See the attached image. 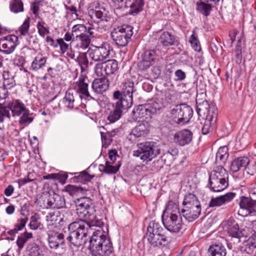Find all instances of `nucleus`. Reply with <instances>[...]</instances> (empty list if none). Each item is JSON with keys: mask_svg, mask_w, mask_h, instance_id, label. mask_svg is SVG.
Masks as SVG:
<instances>
[{"mask_svg": "<svg viewBox=\"0 0 256 256\" xmlns=\"http://www.w3.org/2000/svg\"><path fill=\"white\" fill-rule=\"evenodd\" d=\"M178 204L170 200L166 206L162 215V222L165 228L171 232L177 233L183 228Z\"/></svg>", "mask_w": 256, "mask_h": 256, "instance_id": "obj_1", "label": "nucleus"}, {"mask_svg": "<svg viewBox=\"0 0 256 256\" xmlns=\"http://www.w3.org/2000/svg\"><path fill=\"white\" fill-rule=\"evenodd\" d=\"M90 244L89 248L92 256H109L113 251L108 234L100 229L94 232Z\"/></svg>", "mask_w": 256, "mask_h": 256, "instance_id": "obj_2", "label": "nucleus"}, {"mask_svg": "<svg viewBox=\"0 0 256 256\" xmlns=\"http://www.w3.org/2000/svg\"><path fill=\"white\" fill-rule=\"evenodd\" d=\"M76 213L80 219L87 220L86 224L89 227H100L103 225L102 220L96 218V210L91 200L86 197L81 198L76 202Z\"/></svg>", "mask_w": 256, "mask_h": 256, "instance_id": "obj_3", "label": "nucleus"}, {"mask_svg": "<svg viewBox=\"0 0 256 256\" xmlns=\"http://www.w3.org/2000/svg\"><path fill=\"white\" fill-rule=\"evenodd\" d=\"M196 111L199 116L206 119L202 132L203 134H206L212 130L216 122L217 108L214 105L210 104L206 100L202 102L197 100Z\"/></svg>", "mask_w": 256, "mask_h": 256, "instance_id": "obj_4", "label": "nucleus"}, {"mask_svg": "<svg viewBox=\"0 0 256 256\" xmlns=\"http://www.w3.org/2000/svg\"><path fill=\"white\" fill-rule=\"evenodd\" d=\"M163 228L159 223L154 221L149 223L145 238L150 247L160 248L168 244V240L163 234Z\"/></svg>", "mask_w": 256, "mask_h": 256, "instance_id": "obj_5", "label": "nucleus"}, {"mask_svg": "<svg viewBox=\"0 0 256 256\" xmlns=\"http://www.w3.org/2000/svg\"><path fill=\"white\" fill-rule=\"evenodd\" d=\"M88 227L84 220L72 222L68 226L70 234L66 240L76 247L84 245L87 240Z\"/></svg>", "mask_w": 256, "mask_h": 256, "instance_id": "obj_6", "label": "nucleus"}, {"mask_svg": "<svg viewBox=\"0 0 256 256\" xmlns=\"http://www.w3.org/2000/svg\"><path fill=\"white\" fill-rule=\"evenodd\" d=\"M210 188L214 192H220L228 186V174L222 166H216L209 175Z\"/></svg>", "mask_w": 256, "mask_h": 256, "instance_id": "obj_7", "label": "nucleus"}, {"mask_svg": "<svg viewBox=\"0 0 256 256\" xmlns=\"http://www.w3.org/2000/svg\"><path fill=\"white\" fill-rule=\"evenodd\" d=\"M138 149L132 152V156L139 158L143 162L152 160L160 154V150L153 142H145L138 144Z\"/></svg>", "mask_w": 256, "mask_h": 256, "instance_id": "obj_8", "label": "nucleus"}, {"mask_svg": "<svg viewBox=\"0 0 256 256\" xmlns=\"http://www.w3.org/2000/svg\"><path fill=\"white\" fill-rule=\"evenodd\" d=\"M133 28L129 25H122L114 28L111 32L112 40L119 46H126L132 35Z\"/></svg>", "mask_w": 256, "mask_h": 256, "instance_id": "obj_9", "label": "nucleus"}, {"mask_svg": "<svg viewBox=\"0 0 256 256\" xmlns=\"http://www.w3.org/2000/svg\"><path fill=\"white\" fill-rule=\"evenodd\" d=\"M134 82L127 80L123 83L121 92L119 90L115 91L113 96L114 99L120 100L124 104V106L131 107L133 102V92H134Z\"/></svg>", "mask_w": 256, "mask_h": 256, "instance_id": "obj_10", "label": "nucleus"}, {"mask_svg": "<svg viewBox=\"0 0 256 256\" xmlns=\"http://www.w3.org/2000/svg\"><path fill=\"white\" fill-rule=\"evenodd\" d=\"M172 116L174 121L179 124H184L188 122L193 115L192 108L183 104L176 106L171 112Z\"/></svg>", "mask_w": 256, "mask_h": 256, "instance_id": "obj_11", "label": "nucleus"}, {"mask_svg": "<svg viewBox=\"0 0 256 256\" xmlns=\"http://www.w3.org/2000/svg\"><path fill=\"white\" fill-rule=\"evenodd\" d=\"M110 51L108 44H105L100 46H92L88 48L86 54L94 62H102L109 57Z\"/></svg>", "mask_w": 256, "mask_h": 256, "instance_id": "obj_12", "label": "nucleus"}, {"mask_svg": "<svg viewBox=\"0 0 256 256\" xmlns=\"http://www.w3.org/2000/svg\"><path fill=\"white\" fill-rule=\"evenodd\" d=\"M117 8H126L131 14H138L142 10L144 6L143 0H112Z\"/></svg>", "mask_w": 256, "mask_h": 256, "instance_id": "obj_13", "label": "nucleus"}, {"mask_svg": "<svg viewBox=\"0 0 256 256\" xmlns=\"http://www.w3.org/2000/svg\"><path fill=\"white\" fill-rule=\"evenodd\" d=\"M158 108H152L150 104L138 105L134 108L132 112V118L134 121L145 120L150 117L152 114L156 112Z\"/></svg>", "mask_w": 256, "mask_h": 256, "instance_id": "obj_14", "label": "nucleus"}, {"mask_svg": "<svg viewBox=\"0 0 256 256\" xmlns=\"http://www.w3.org/2000/svg\"><path fill=\"white\" fill-rule=\"evenodd\" d=\"M18 44V37L10 34L0 39V52L5 54L12 53Z\"/></svg>", "mask_w": 256, "mask_h": 256, "instance_id": "obj_15", "label": "nucleus"}, {"mask_svg": "<svg viewBox=\"0 0 256 256\" xmlns=\"http://www.w3.org/2000/svg\"><path fill=\"white\" fill-rule=\"evenodd\" d=\"M150 131L148 124L140 123L136 126L127 136V139L131 142H136L138 138L146 136Z\"/></svg>", "mask_w": 256, "mask_h": 256, "instance_id": "obj_16", "label": "nucleus"}, {"mask_svg": "<svg viewBox=\"0 0 256 256\" xmlns=\"http://www.w3.org/2000/svg\"><path fill=\"white\" fill-rule=\"evenodd\" d=\"M46 220L48 230L56 228L60 222L65 221L63 212L58 210L48 212L46 216Z\"/></svg>", "mask_w": 256, "mask_h": 256, "instance_id": "obj_17", "label": "nucleus"}, {"mask_svg": "<svg viewBox=\"0 0 256 256\" xmlns=\"http://www.w3.org/2000/svg\"><path fill=\"white\" fill-rule=\"evenodd\" d=\"M158 56L157 52L154 50H147L142 56V60L138 63L140 70H145L152 66Z\"/></svg>", "mask_w": 256, "mask_h": 256, "instance_id": "obj_18", "label": "nucleus"}, {"mask_svg": "<svg viewBox=\"0 0 256 256\" xmlns=\"http://www.w3.org/2000/svg\"><path fill=\"white\" fill-rule=\"evenodd\" d=\"M239 206L242 210H246L245 216L256 213V200L244 196L240 197Z\"/></svg>", "mask_w": 256, "mask_h": 256, "instance_id": "obj_19", "label": "nucleus"}, {"mask_svg": "<svg viewBox=\"0 0 256 256\" xmlns=\"http://www.w3.org/2000/svg\"><path fill=\"white\" fill-rule=\"evenodd\" d=\"M88 79L85 75H81L78 78V80L76 82V92L79 94V97L88 98L90 96L88 91Z\"/></svg>", "mask_w": 256, "mask_h": 256, "instance_id": "obj_20", "label": "nucleus"}, {"mask_svg": "<svg viewBox=\"0 0 256 256\" xmlns=\"http://www.w3.org/2000/svg\"><path fill=\"white\" fill-rule=\"evenodd\" d=\"M192 138V132L188 130L184 129L176 132L174 137L175 143L180 146H184L190 144Z\"/></svg>", "mask_w": 256, "mask_h": 256, "instance_id": "obj_21", "label": "nucleus"}, {"mask_svg": "<svg viewBox=\"0 0 256 256\" xmlns=\"http://www.w3.org/2000/svg\"><path fill=\"white\" fill-rule=\"evenodd\" d=\"M112 106L114 110L110 111L107 116L109 123H114L118 120L122 116V111L130 108L124 106V104L118 100Z\"/></svg>", "mask_w": 256, "mask_h": 256, "instance_id": "obj_22", "label": "nucleus"}, {"mask_svg": "<svg viewBox=\"0 0 256 256\" xmlns=\"http://www.w3.org/2000/svg\"><path fill=\"white\" fill-rule=\"evenodd\" d=\"M78 96V94L75 90L72 89L68 90L62 100V104L64 107L68 110L78 108V105L76 104Z\"/></svg>", "mask_w": 256, "mask_h": 256, "instance_id": "obj_23", "label": "nucleus"}, {"mask_svg": "<svg viewBox=\"0 0 256 256\" xmlns=\"http://www.w3.org/2000/svg\"><path fill=\"white\" fill-rule=\"evenodd\" d=\"M48 235V244L52 248H57L60 244L64 242V235L56 230H49Z\"/></svg>", "mask_w": 256, "mask_h": 256, "instance_id": "obj_24", "label": "nucleus"}, {"mask_svg": "<svg viewBox=\"0 0 256 256\" xmlns=\"http://www.w3.org/2000/svg\"><path fill=\"white\" fill-rule=\"evenodd\" d=\"M180 212L186 220L191 222L200 216L201 212V205L190 206V208H182Z\"/></svg>", "mask_w": 256, "mask_h": 256, "instance_id": "obj_25", "label": "nucleus"}, {"mask_svg": "<svg viewBox=\"0 0 256 256\" xmlns=\"http://www.w3.org/2000/svg\"><path fill=\"white\" fill-rule=\"evenodd\" d=\"M91 16L92 18H96V22L102 26H106L110 20V18L108 16L106 12L104 10H92L91 12Z\"/></svg>", "mask_w": 256, "mask_h": 256, "instance_id": "obj_26", "label": "nucleus"}, {"mask_svg": "<svg viewBox=\"0 0 256 256\" xmlns=\"http://www.w3.org/2000/svg\"><path fill=\"white\" fill-rule=\"evenodd\" d=\"M235 193L228 192L220 196L212 198L209 206L210 207L220 206L230 202L235 196Z\"/></svg>", "mask_w": 256, "mask_h": 256, "instance_id": "obj_27", "label": "nucleus"}, {"mask_svg": "<svg viewBox=\"0 0 256 256\" xmlns=\"http://www.w3.org/2000/svg\"><path fill=\"white\" fill-rule=\"evenodd\" d=\"M230 38V44L232 45L234 40L238 41V44L236 50V56L239 60H240L242 58V48L240 46L241 43V38L242 37V33L237 31L236 30H232L229 34Z\"/></svg>", "mask_w": 256, "mask_h": 256, "instance_id": "obj_28", "label": "nucleus"}, {"mask_svg": "<svg viewBox=\"0 0 256 256\" xmlns=\"http://www.w3.org/2000/svg\"><path fill=\"white\" fill-rule=\"evenodd\" d=\"M108 80L104 78L95 79L92 83V88L97 94L106 90L108 88Z\"/></svg>", "mask_w": 256, "mask_h": 256, "instance_id": "obj_29", "label": "nucleus"}, {"mask_svg": "<svg viewBox=\"0 0 256 256\" xmlns=\"http://www.w3.org/2000/svg\"><path fill=\"white\" fill-rule=\"evenodd\" d=\"M226 230L228 233L232 238H240L242 236V233L239 228L238 224L234 221H229L226 226Z\"/></svg>", "mask_w": 256, "mask_h": 256, "instance_id": "obj_30", "label": "nucleus"}, {"mask_svg": "<svg viewBox=\"0 0 256 256\" xmlns=\"http://www.w3.org/2000/svg\"><path fill=\"white\" fill-rule=\"evenodd\" d=\"M7 108L12 111L14 116L18 117L27 109L24 104L18 100L14 101Z\"/></svg>", "mask_w": 256, "mask_h": 256, "instance_id": "obj_31", "label": "nucleus"}, {"mask_svg": "<svg viewBox=\"0 0 256 256\" xmlns=\"http://www.w3.org/2000/svg\"><path fill=\"white\" fill-rule=\"evenodd\" d=\"M248 161V157L240 156L231 162L230 169L234 172H238L241 168H244Z\"/></svg>", "mask_w": 256, "mask_h": 256, "instance_id": "obj_32", "label": "nucleus"}, {"mask_svg": "<svg viewBox=\"0 0 256 256\" xmlns=\"http://www.w3.org/2000/svg\"><path fill=\"white\" fill-rule=\"evenodd\" d=\"M158 41L162 46H165L174 45L176 42L175 36L168 32H164L161 34Z\"/></svg>", "mask_w": 256, "mask_h": 256, "instance_id": "obj_33", "label": "nucleus"}, {"mask_svg": "<svg viewBox=\"0 0 256 256\" xmlns=\"http://www.w3.org/2000/svg\"><path fill=\"white\" fill-rule=\"evenodd\" d=\"M46 60V57L42 54H38L32 62L30 70L33 71L38 70L45 66Z\"/></svg>", "mask_w": 256, "mask_h": 256, "instance_id": "obj_34", "label": "nucleus"}, {"mask_svg": "<svg viewBox=\"0 0 256 256\" xmlns=\"http://www.w3.org/2000/svg\"><path fill=\"white\" fill-rule=\"evenodd\" d=\"M209 256H226V249L221 244H214L208 248Z\"/></svg>", "mask_w": 256, "mask_h": 256, "instance_id": "obj_35", "label": "nucleus"}, {"mask_svg": "<svg viewBox=\"0 0 256 256\" xmlns=\"http://www.w3.org/2000/svg\"><path fill=\"white\" fill-rule=\"evenodd\" d=\"M200 205L196 196L191 193L186 194L182 202V208H190V206Z\"/></svg>", "mask_w": 256, "mask_h": 256, "instance_id": "obj_36", "label": "nucleus"}, {"mask_svg": "<svg viewBox=\"0 0 256 256\" xmlns=\"http://www.w3.org/2000/svg\"><path fill=\"white\" fill-rule=\"evenodd\" d=\"M118 132V129H114L110 132H101L102 141V146L105 148H107L112 141V138Z\"/></svg>", "mask_w": 256, "mask_h": 256, "instance_id": "obj_37", "label": "nucleus"}, {"mask_svg": "<svg viewBox=\"0 0 256 256\" xmlns=\"http://www.w3.org/2000/svg\"><path fill=\"white\" fill-rule=\"evenodd\" d=\"M90 38L88 34L82 35L76 38L74 42H76L75 47L78 49L84 50L88 48L90 43Z\"/></svg>", "mask_w": 256, "mask_h": 256, "instance_id": "obj_38", "label": "nucleus"}, {"mask_svg": "<svg viewBox=\"0 0 256 256\" xmlns=\"http://www.w3.org/2000/svg\"><path fill=\"white\" fill-rule=\"evenodd\" d=\"M32 238V234L31 232H26L18 236L16 241V245L18 247V250L20 252L27 241Z\"/></svg>", "mask_w": 256, "mask_h": 256, "instance_id": "obj_39", "label": "nucleus"}, {"mask_svg": "<svg viewBox=\"0 0 256 256\" xmlns=\"http://www.w3.org/2000/svg\"><path fill=\"white\" fill-rule=\"evenodd\" d=\"M244 248L246 253L248 254L252 253L254 250L256 248V232L244 242Z\"/></svg>", "mask_w": 256, "mask_h": 256, "instance_id": "obj_40", "label": "nucleus"}, {"mask_svg": "<svg viewBox=\"0 0 256 256\" xmlns=\"http://www.w3.org/2000/svg\"><path fill=\"white\" fill-rule=\"evenodd\" d=\"M57 44L60 46L61 52L62 54H66L70 58H74V53L69 48V45L66 43L63 38H58L56 40Z\"/></svg>", "mask_w": 256, "mask_h": 256, "instance_id": "obj_41", "label": "nucleus"}, {"mask_svg": "<svg viewBox=\"0 0 256 256\" xmlns=\"http://www.w3.org/2000/svg\"><path fill=\"white\" fill-rule=\"evenodd\" d=\"M106 75H110L114 74L118 70V62L115 60H110L104 62Z\"/></svg>", "mask_w": 256, "mask_h": 256, "instance_id": "obj_42", "label": "nucleus"}, {"mask_svg": "<svg viewBox=\"0 0 256 256\" xmlns=\"http://www.w3.org/2000/svg\"><path fill=\"white\" fill-rule=\"evenodd\" d=\"M196 10L204 16H208L212 10L210 4L202 2H198L196 3Z\"/></svg>", "mask_w": 256, "mask_h": 256, "instance_id": "obj_43", "label": "nucleus"}, {"mask_svg": "<svg viewBox=\"0 0 256 256\" xmlns=\"http://www.w3.org/2000/svg\"><path fill=\"white\" fill-rule=\"evenodd\" d=\"M19 122L20 124L27 125L32 122L34 120L33 114L30 113L27 108L21 116H19Z\"/></svg>", "mask_w": 256, "mask_h": 256, "instance_id": "obj_44", "label": "nucleus"}, {"mask_svg": "<svg viewBox=\"0 0 256 256\" xmlns=\"http://www.w3.org/2000/svg\"><path fill=\"white\" fill-rule=\"evenodd\" d=\"M228 148L227 146H222L219 148L216 154V160H220L224 163L228 157Z\"/></svg>", "mask_w": 256, "mask_h": 256, "instance_id": "obj_45", "label": "nucleus"}, {"mask_svg": "<svg viewBox=\"0 0 256 256\" xmlns=\"http://www.w3.org/2000/svg\"><path fill=\"white\" fill-rule=\"evenodd\" d=\"M28 256H41L42 251L40 246L35 243H30L26 247Z\"/></svg>", "mask_w": 256, "mask_h": 256, "instance_id": "obj_46", "label": "nucleus"}, {"mask_svg": "<svg viewBox=\"0 0 256 256\" xmlns=\"http://www.w3.org/2000/svg\"><path fill=\"white\" fill-rule=\"evenodd\" d=\"M86 28L84 24H76L72 28V34L74 37L78 38L86 34Z\"/></svg>", "mask_w": 256, "mask_h": 256, "instance_id": "obj_47", "label": "nucleus"}, {"mask_svg": "<svg viewBox=\"0 0 256 256\" xmlns=\"http://www.w3.org/2000/svg\"><path fill=\"white\" fill-rule=\"evenodd\" d=\"M196 28H195L192 31L190 39L189 42L191 46L196 52H200L201 50L200 44L198 40V36L195 32V30Z\"/></svg>", "mask_w": 256, "mask_h": 256, "instance_id": "obj_48", "label": "nucleus"}, {"mask_svg": "<svg viewBox=\"0 0 256 256\" xmlns=\"http://www.w3.org/2000/svg\"><path fill=\"white\" fill-rule=\"evenodd\" d=\"M28 220V218L24 217L20 218H19L17 220V222L16 223L14 228L9 232V234H14L17 233L18 231H20L22 230V228L25 226Z\"/></svg>", "mask_w": 256, "mask_h": 256, "instance_id": "obj_49", "label": "nucleus"}, {"mask_svg": "<svg viewBox=\"0 0 256 256\" xmlns=\"http://www.w3.org/2000/svg\"><path fill=\"white\" fill-rule=\"evenodd\" d=\"M10 8L12 12H22L24 10L23 4L20 0H12L10 2Z\"/></svg>", "mask_w": 256, "mask_h": 256, "instance_id": "obj_50", "label": "nucleus"}, {"mask_svg": "<svg viewBox=\"0 0 256 256\" xmlns=\"http://www.w3.org/2000/svg\"><path fill=\"white\" fill-rule=\"evenodd\" d=\"M40 216L37 214H34L30 218V222L29 224V226L32 230H36L38 228H40L42 226L41 222L40 221Z\"/></svg>", "mask_w": 256, "mask_h": 256, "instance_id": "obj_51", "label": "nucleus"}, {"mask_svg": "<svg viewBox=\"0 0 256 256\" xmlns=\"http://www.w3.org/2000/svg\"><path fill=\"white\" fill-rule=\"evenodd\" d=\"M248 161L244 169L248 174L253 176L256 173V162L250 157H248Z\"/></svg>", "mask_w": 256, "mask_h": 256, "instance_id": "obj_52", "label": "nucleus"}, {"mask_svg": "<svg viewBox=\"0 0 256 256\" xmlns=\"http://www.w3.org/2000/svg\"><path fill=\"white\" fill-rule=\"evenodd\" d=\"M10 118V108L6 106H0V130H2L4 126H2V124L6 119H9Z\"/></svg>", "mask_w": 256, "mask_h": 256, "instance_id": "obj_53", "label": "nucleus"}, {"mask_svg": "<svg viewBox=\"0 0 256 256\" xmlns=\"http://www.w3.org/2000/svg\"><path fill=\"white\" fill-rule=\"evenodd\" d=\"M100 171H103L108 174H116L118 170V168L110 164V162H106L105 166L100 164L99 167Z\"/></svg>", "mask_w": 256, "mask_h": 256, "instance_id": "obj_54", "label": "nucleus"}, {"mask_svg": "<svg viewBox=\"0 0 256 256\" xmlns=\"http://www.w3.org/2000/svg\"><path fill=\"white\" fill-rule=\"evenodd\" d=\"M54 195L51 196L48 194H46L45 195L44 197L42 196V199L44 201L42 206L44 208H54Z\"/></svg>", "mask_w": 256, "mask_h": 256, "instance_id": "obj_55", "label": "nucleus"}, {"mask_svg": "<svg viewBox=\"0 0 256 256\" xmlns=\"http://www.w3.org/2000/svg\"><path fill=\"white\" fill-rule=\"evenodd\" d=\"M36 28L39 34L43 38L50 32L48 28L46 27L45 22L43 21L38 22L36 24Z\"/></svg>", "mask_w": 256, "mask_h": 256, "instance_id": "obj_56", "label": "nucleus"}, {"mask_svg": "<svg viewBox=\"0 0 256 256\" xmlns=\"http://www.w3.org/2000/svg\"><path fill=\"white\" fill-rule=\"evenodd\" d=\"M94 70L98 76H102L106 75L104 62L96 64L94 66Z\"/></svg>", "mask_w": 256, "mask_h": 256, "instance_id": "obj_57", "label": "nucleus"}, {"mask_svg": "<svg viewBox=\"0 0 256 256\" xmlns=\"http://www.w3.org/2000/svg\"><path fill=\"white\" fill-rule=\"evenodd\" d=\"M86 52H80L78 57V62L80 64L82 68L84 66L87 67L88 65V61L87 58Z\"/></svg>", "mask_w": 256, "mask_h": 256, "instance_id": "obj_58", "label": "nucleus"}, {"mask_svg": "<svg viewBox=\"0 0 256 256\" xmlns=\"http://www.w3.org/2000/svg\"><path fill=\"white\" fill-rule=\"evenodd\" d=\"M54 208H60L65 205L64 199L59 195H54Z\"/></svg>", "mask_w": 256, "mask_h": 256, "instance_id": "obj_59", "label": "nucleus"}, {"mask_svg": "<svg viewBox=\"0 0 256 256\" xmlns=\"http://www.w3.org/2000/svg\"><path fill=\"white\" fill-rule=\"evenodd\" d=\"M30 28V18H26L19 28V32L22 35L26 36Z\"/></svg>", "mask_w": 256, "mask_h": 256, "instance_id": "obj_60", "label": "nucleus"}, {"mask_svg": "<svg viewBox=\"0 0 256 256\" xmlns=\"http://www.w3.org/2000/svg\"><path fill=\"white\" fill-rule=\"evenodd\" d=\"M15 85L14 78L10 77L9 79L4 80L3 87L6 89H10Z\"/></svg>", "mask_w": 256, "mask_h": 256, "instance_id": "obj_61", "label": "nucleus"}, {"mask_svg": "<svg viewBox=\"0 0 256 256\" xmlns=\"http://www.w3.org/2000/svg\"><path fill=\"white\" fill-rule=\"evenodd\" d=\"M174 76L177 81H182L186 78V73L181 70H178L174 72Z\"/></svg>", "mask_w": 256, "mask_h": 256, "instance_id": "obj_62", "label": "nucleus"}, {"mask_svg": "<svg viewBox=\"0 0 256 256\" xmlns=\"http://www.w3.org/2000/svg\"><path fill=\"white\" fill-rule=\"evenodd\" d=\"M40 1L36 0H35L32 5L31 10L34 14H37L38 12L39 6H40Z\"/></svg>", "mask_w": 256, "mask_h": 256, "instance_id": "obj_63", "label": "nucleus"}, {"mask_svg": "<svg viewBox=\"0 0 256 256\" xmlns=\"http://www.w3.org/2000/svg\"><path fill=\"white\" fill-rule=\"evenodd\" d=\"M178 151L177 148H174L170 150L167 153L165 154L164 156L168 157L169 156H174L178 155Z\"/></svg>", "mask_w": 256, "mask_h": 256, "instance_id": "obj_64", "label": "nucleus"}]
</instances>
